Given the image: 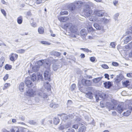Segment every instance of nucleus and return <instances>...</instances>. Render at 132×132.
<instances>
[{"label": "nucleus", "instance_id": "obj_44", "mask_svg": "<svg viewBox=\"0 0 132 132\" xmlns=\"http://www.w3.org/2000/svg\"><path fill=\"white\" fill-rule=\"evenodd\" d=\"M71 123H70L69 122L66 124L65 125V128H68V127H70Z\"/></svg>", "mask_w": 132, "mask_h": 132}, {"label": "nucleus", "instance_id": "obj_9", "mask_svg": "<svg viewBox=\"0 0 132 132\" xmlns=\"http://www.w3.org/2000/svg\"><path fill=\"white\" fill-rule=\"evenodd\" d=\"M44 78L46 80H47L49 81L51 80L50 78V75L48 71H45L44 73Z\"/></svg>", "mask_w": 132, "mask_h": 132}, {"label": "nucleus", "instance_id": "obj_18", "mask_svg": "<svg viewBox=\"0 0 132 132\" xmlns=\"http://www.w3.org/2000/svg\"><path fill=\"white\" fill-rule=\"evenodd\" d=\"M44 86L45 88L48 91L51 89V86L48 82H45L44 83Z\"/></svg>", "mask_w": 132, "mask_h": 132}, {"label": "nucleus", "instance_id": "obj_4", "mask_svg": "<svg viewBox=\"0 0 132 132\" xmlns=\"http://www.w3.org/2000/svg\"><path fill=\"white\" fill-rule=\"evenodd\" d=\"M89 20L93 22H102L105 23H107L109 21L108 20L104 18H97L96 17H95L94 18H90Z\"/></svg>", "mask_w": 132, "mask_h": 132}, {"label": "nucleus", "instance_id": "obj_1", "mask_svg": "<svg viewBox=\"0 0 132 132\" xmlns=\"http://www.w3.org/2000/svg\"><path fill=\"white\" fill-rule=\"evenodd\" d=\"M83 5L84 8V14L86 17L89 16L92 13V11L90 7H94V4L92 2L86 4L85 2H83Z\"/></svg>", "mask_w": 132, "mask_h": 132}, {"label": "nucleus", "instance_id": "obj_53", "mask_svg": "<svg viewBox=\"0 0 132 132\" xmlns=\"http://www.w3.org/2000/svg\"><path fill=\"white\" fill-rule=\"evenodd\" d=\"M67 132H75V130L71 128L70 129H68V130L67 131Z\"/></svg>", "mask_w": 132, "mask_h": 132}, {"label": "nucleus", "instance_id": "obj_40", "mask_svg": "<svg viewBox=\"0 0 132 132\" xmlns=\"http://www.w3.org/2000/svg\"><path fill=\"white\" fill-rule=\"evenodd\" d=\"M28 122L30 124L35 125L36 124V123L34 120H29Z\"/></svg>", "mask_w": 132, "mask_h": 132}, {"label": "nucleus", "instance_id": "obj_13", "mask_svg": "<svg viewBox=\"0 0 132 132\" xmlns=\"http://www.w3.org/2000/svg\"><path fill=\"white\" fill-rule=\"evenodd\" d=\"M103 84L104 87L107 88H109L112 85L111 82L110 81L106 82Z\"/></svg>", "mask_w": 132, "mask_h": 132}, {"label": "nucleus", "instance_id": "obj_58", "mask_svg": "<svg viewBox=\"0 0 132 132\" xmlns=\"http://www.w3.org/2000/svg\"><path fill=\"white\" fill-rule=\"evenodd\" d=\"M65 128V126H61L59 128V129L61 130H63Z\"/></svg>", "mask_w": 132, "mask_h": 132}, {"label": "nucleus", "instance_id": "obj_38", "mask_svg": "<svg viewBox=\"0 0 132 132\" xmlns=\"http://www.w3.org/2000/svg\"><path fill=\"white\" fill-rule=\"evenodd\" d=\"M25 50L23 49H21L18 50L16 51L17 53H23L25 52Z\"/></svg>", "mask_w": 132, "mask_h": 132}, {"label": "nucleus", "instance_id": "obj_52", "mask_svg": "<svg viewBox=\"0 0 132 132\" xmlns=\"http://www.w3.org/2000/svg\"><path fill=\"white\" fill-rule=\"evenodd\" d=\"M83 51H84L85 52H92V51L91 50H89L88 49H86V48H83Z\"/></svg>", "mask_w": 132, "mask_h": 132}, {"label": "nucleus", "instance_id": "obj_42", "mask_svg": "<svg viewBox=\"0 0 132 132\" xmlns=\"http://www.w3.org/2000/svg\"><path fill=\"white\" fill-rule=\"evenodd\" d=\"M119 15V14L118 13H117L114 15V19L115 20H117Z\"/></svg>", "mask_w": 132, "mask_h": 132}, {"label": "nucleus", "instance_id": "obj_49", "mask_svg": "<svg viewBox=\"0 0 132 132\" xmlns=\"http://www.w3.org/2000/svg\"><path fill=\"white\" fill-rule=\"evenodd\" d=\"M129 83V81H126L123 82V85L126 86H127L128 84Z\"/></svg>", "mask_w": 132, "mask_h": 132}, {"label": "nucleus", "instance_id": "obj_5", "mask_svg": "<svg viewBox=\"0 0 132 132\" xmlns=\"http://www.w3.org/2000/svg\"><path fill=\"white\" fill-rule=\"evenodd\" d=\"M53 68L55 71L61 66V64L57 60H54L53 61Z\"/></svg>", "mask_w": 132, "mask_h": 132}, {"label": "nucleus", "instance_id": "obj_12", "mask_svg": "<svg viewBox=\"0 0 132 132\" xmlns=\"http://www.w3.org/2000/svg\"><path fill=\"white\" fill-rule=\"evenodd\" d=\"M18 56V55L17 54L12 53L11 54L10 60L12 61H14L17 59Z\"/></svg>", "mask_w": 132, "mask_h": 132}, {"label": "nucleus", "instance_id": "obj_19", "mask_svg": "<svg viewBox=\"0 0 132 132\" xmlns=\"http://www.w3.org/2000/svg\"><path fill=\"white\" fill-rule=\"evenodd\" d=\"M23 17L22 16H20L17 18V21L18 23L19 24H21L23 22Z\"/></svg>", "mask_w": 132, "mask_h": 132}, {"label": "nucleus", "instance_id": "obj_35", "mask_svg": "<svg viewBox=\"0 0 132 132\" xmlns=\"http://www.w3.org/2000/svg\"><path fill=\"white\" fill-rule=\"evenodd\" d=\"M106 105L107 106L109 107L110 109H112L114 108V106L109 102H107L106 103Z\"/></svg>", "mask_w": 132, "mask_h": 132}, {"label": "nucleus", "instance_id": "obj_27", "mask_svg": "<svg viewBox=\"0 0 132 132\" xmlns=\"http://www.w3.org/2000/svg\"><path fill=\"white\" fill-rule=\"evenodd\" d=\"M59 121V119L58 118H54V123L55 125H57L58 124Z\"/></svg>", "mask_w": 132, "mask_h": 132}, {"label": "nucleus", "instance_id": "obj_14", "mask_svg": "<svg viewBox=\"0 0 132 132\" xmlns=\"http://www.w3.org/2000/svg\"><path fill=\"white\" fill-rule=\"evenodd\" d=\"M58 19L60 21L64 22L68 20L69 18L67 16H62L59 18Z\"/></svg>", "mask_w": 132, "mask_h": 132}, {"label": "nucleus", "instance_id": "obj_43", "mask_svg": "<svg viewBox=\"0 0 132 132\" xmlns=\"http://www.w3.org/2000/svg\"><path fill=\"white\" fill-rule=\"evenodd\" d=\"M102 67L103 68L108 69L109 68L108 66L106 64H103L101 65Z\"/></svg>", "mask_w": 132, "mask_h": 132}, {"label": "nucleus", "instance_id": "obj_47", "mask_svg": "<svg viewBox=\"0 0 132 132\" xmlns=\"http://www.w3.org/2000/svg\"><path fill=\"white\" fill-rule=\"evenodd\" d=\"M2 13L5 16H6V14L5 11L3 9H2L1 10Z\"/></svg>", "mask_w": 132, "mask_h": 132}, {"label": "nucleus", "instance_id": "obj_59", "mask_svg": "<svg viewBox=\"0 0 132 132\" xmlns=\"http://www.w3.org/2000/svg\"><path fill=\"white\" fill-rule=\"evenodd\" d=\"M114 5L115 6H116L118 3V1H114L113 2Z\"/></svg>", "mask_w": 132, "mask_h": 132}, {"label": "nucleus", "instance_id": "obj_10", "mask_svg": "<svg viewBox=\"0 0 132 132\" xmlns=\"http://www.w3.org/2000/svg\"><path fill=\"white\" fill-rule=\"evenodd\" d=\"M38 95L43 98H46L47 97V95L42 92L41 90H39L37 92Z\"/></svg>", "mask_w": 132, "mask_h": 132}, {"label": "nucleus", "instance_id": "obj_31", "mask_svg": "<svg viewBox=\"0 0 132 132\" xmlns=\"http://www.w3.org/2000/svg\"><path fill=\"white\" fill-rule=\"evenodd\" d=\"M32 81H35L36 79V74L35 73H33L32 75V76L30 78H29Z\"/></svg>", "mask_w": 132, "mask_h": 132}, {"label": "nucleus", "instance_id": "obj_60", "mask_svg": "<svg viewBox=\"0 0 132 132\" xmlns=\"http://www.w3.org/2000/svg\"><path fill=\"white\" fill-rule=\"evenodd\" d=\"M9 75L6 74L5 76L4 77L3 79L4 81L6 80L8 78Z\"/></svg>", "mask_w": 132, "mask_h": 132}, {"label": "nucleus", "instance_id": "obj_11", "mask_svg": "<svg viewBox=\"0 0 132 132\" xmlns=\"http://www.w3.org/2000/svg\"><path fill=\"white\" fill-rule=\"evenodd\" d=\"M78 85L79 90L82 92V79H81L78 81Z\"/></svg>", "mask_w": 132, "mask_h": 132}, {"label": "nucleus", "instance_id": "obj_63", "mask_svg": "<svg viewBox=\"0 0 132 132\" xmlns=\"http://www.w3.org/2000/svg\"><path fill=\"white\" fill-rule=\"evenodd\" d=\"M31 26L34 27H35L36 26V24L35 23H33L31 24Z\"/></svg>", "mask_w": 132, "mask_h": 132}, {"label": "nucleus", "instance_id": "obj_23", "mask_svg": "<svg viewBox=\"0 0 132 132\" xmlns=\"http://www.w3.org/2000/svg\"><path fill=\"white\" fill-rule=\"evenodd\" d=\"M38 31L40 34H42L44 32V28L42 27H40L38 29Z\"/></svg>", "mask_w": 132, "mask_h": 132}, {"label": "nucleus", "instance_id": "obj_37", "mask_svg": "<svg viewBox=\"0 0 132 132\" xmlns=\"http://www.w3.org/2000/svg\"><path fill=\"white\" fill-rule=\"evenodd\" d=\"M68 12L67 11H61L60 12V15H67L68 14Z\"/></svg>", "mask_w": 132, "mask_h": 132}, {"label": "nucleus", "instance_id": "obj_26", "mask_svg": "<svg viewBox=\"0 0 132 132\" xmlns=\"http://www.w3.org/2000/svg\"><path fill=\"white\" fill-rule=\"evenodd\" d=\"M45 62V61L44 60H41L38 61L37 62V64L38 65L42 66L44 64Z\"/></svg>", "mask_w": 132, "mask_h": 132}, {"label": "nucleus", "instance_id": "obj_28", "mask_svg": "<svg viewBox=\"0 0 132 132\" xmlns=\"http://www.w3.org/2000/svg\"><path fill=\"white\" fill-rule=\"evenodd\" d=\"M4 60L5 59L3 57H2L0 59V67H1L3 66Z\"/></svg>", "mask_w": 132, "mask_h": 132}, {"label": "nucleus", "instance_id": "obj_56", "mask_svg": "<svg viewBox=\"0 0 132 132\" xmlns=\"http://www.w3.org/2000/svg\"><path fill=\"white\" fill-rule=\"evenodd\" d=\"M105 77V78H107L108 80H109L110 79V78L109 77V75L107 73H105L104 74Z\"/></svg>", "mask_w": 132, "mask_h": 132}, {"label": "nucleus", "instance_id": "obj_50", "mask_svg": "<svg viewBox=\"0 0 132 132\" xmlns=\"http://www.w3.org/2000/svg\"><path fill=\"white\" fill-rule=\"evenodd\" d=\"M41 43L42 44H49L46 41H42L41 42Z\"/></svg>", "mask_w": 132, "mask_h": 132}, {"label": "nucleus", "instance_id": "obj_17", "mask_svg": "<svg viewBox=\"0 0 132 132\" xmlns=\"http://www.w3.org/2000/svg\"><path fill=\"white\" fill-rule=\"evenodd\" d=\"M50 54L52 55L57 56H58L61 55L60 53L54 51L51 52L50 53Z\"/></svg>", "mask_w": 132, "mask_h": 132}, {"label": "nucleus", "instance_id": "obj_61", "mask_svg": "<svg viewBox=\"0 0 132 132\" xmlns=\"http://www.w3.org/2000/svg\"><path fill=\"white\" fill-rule=\"evenodd\" d=\"M42 2V0H37L36 1V3L37 4H39L41 3Z\"/></svg>", "mask_w": 132, "mask_h": 132}, {"label": "nucleus", "instance_id": "obj_57", "mask_svg": "<svg viewBox=\"0 0 132 132\" xmlns=\"http://www.w3.org/2000/svg\"><path fill=\"white\" fill-rule=\"evenodd\" d=\"M127 76L129 77H132V73H127Z\"/></svg>", "mask_w": 132, "mask_h": 132}, {"label": "nucleus", "instance_id": "obj_15", "mask_svg": "<svg viewBox=\"0 0 132 132\" xmlns=\"http://www.w3.org/2000/svg\"><path fill=\"white\" fill-rule=\"evenodd\" d=\"M44 66L45 68L47 69H50L51 63L49 62H45L44 64Z\"/></svg>", "mask_w": 132, "mask_h": 132}, {"label": "nucleus", "instance_id": "obj_3", "mask_svg": "<svg viewBox=\"0 0 132 132\" xmlns=\"http://www.w3.org/2000/svg\"><path fill=\"white\" fill-rule=\"evenodd\" d=\"M64 27L66 29H69L72 32L74 33L76 32V27L71 23L67 24L64 25Z\"/></svg>", "mask_w": 132, "mask_h": 132}, {"label": "nucleus", "instance_id": "obj_41", "mask_svg": "<svg viewBox=\"0 0 132 132\" xmlns=\"http://www.w3.org/2000/svg\"><path fill=\"white\" fill-rule=\"evenodd\" d=\"M76 87V85L75 84H72L70 88L71 90V91H73L74 90Z\"/></svg>", "mask_w": 132, "mask_h": 132}, {"label": "nucleus", "instance_id": "obj_45", "mask_svg": "<svg viewBox=\"0 0 132 132\" xmlns=\"http://www.w3.org/2000/svg\"><path fill=\"white\" fill-rule=\"evenodd\" d=\"M76 4L78 6H81L82 5V2L78 1L76 2Z\"/></svg>", "mask_w": 132, "mask_h": 132}, {"label": "nucleus", "instance_id": "obj_21", "mask_svg": "<svg viewBox=\"0 0 132 132\" xmlns=\"http://www.w3.org/2000/svg\"><path fill=\"white\" fill-rule=\"evenodd\" d=\"M24 86V83L23 82H21L19 85V89L21 92H22L23 91Z\"/></svg>", "mask_w": 132, "mask_h": 132}, {"label": "nucleus", "instance_id": "obj_2", "mask_svg": "<svg viewBox=\"0 0 132 132\" xmlns=\"http://www.w3.org/2000/svg\"><path fill=\"white\" fill-rule=\"evenodd\" d=\"M104 11L100 10H96L94 11L93 13L94 15H95V17H91V18H94L96 17L97 18H100L104 16Z\"/></svg>", "mask_w": 132, "mask_h": 132}, {"label": "nucleus", "instance_id": "obj_16", "mask_svg": "<svg viewBox=\"0 0 132 132\" xmlns=\"http://www.w3.org/2000/svg\"><path fill=\"white\" fill-rule=\"evenodd\" d=\"M117 110L119 113H121L123 111L122 105H118L117 107Z\"/></svg>", "mask_w": 132, "mask_h": 132}, {"label": "nucleus", "instance_id": "obj_29", "mask_svg": "<svg viewBox=\"0 0 132 132\" xmlns=\"http://www.w3.org/2000/svg\"><path fill=\"white\" fill-rule=\"evenodd\" d=\"M102 78V77H99L94 78L93 79V81L95 83H97L101 80Z\"/></svg>", "mask_w": 132, "mask_h": 132}, {"label": "nucleus", "instance_id": "obj_62", "mask_svg": "<svg viewBox=\"0 0 132 132\" xmlns=\"http://www.w3.org/2000/svg\"><path fill=\"white\" fill-rule=\"evenodd\" d=\"M72 128H74L76 129H77L78 128V125L77 124L74 125L73 126Z\"/></svg>", "mask_w": 132, "mask_h": 132}, {"label": "nucleus", "instance_id": "obj_24", "mask_svg": "<svg viewBox=\"0 0 132 132\" xmlns=\"http://www.w3.org/2000/svg\"><path fill=\"white\" fill-rule=\"evenodd\" d=\"M85 96L90 99H92L93 98L92 93L90 92H88L86 93Z\"/></svg>", "mask_w": 132, "mask_h": 132}, {"label": "nucleus", "instance_id": "obj_22", "mask_svg": "<svg viewBox=\"0 0 132 132\" xmlns=\"http://www.w3.org/2000/svg\"><path fill=\"white\" fill-rule=\"evenodd\" d=\"M39 67V66L37 65L34 66L32 68L33 71L34 72H37L38 70Z\"/></svg>", "mask_w": 132, "mask_h": 132}, {"label": "nucleus", "instance_id": "obj_33", "mask_svg": "<svg viewBox=\"0 0 132 132\" xmlns=\"http://www.w3.org/2000/svg\"><path fill=\"white\" fill-rule=\"evenodd\" d=\"M97 30H101L103 32H104L105 31V30L104 28V27L102 26L99 25Z\"/></svg>", "mask_w": 132, "mask_h": 132}, {"label": "nucleus", "instance_id": "obj_25", "mask_svg": "<svg viewBox=\"0 0 132 132\" xmlns=\"http://www.w3.org/2000/svg\"><path fill=\"white\" fill-rule=\"evenodd\" d=\"M91 84V81L87 80H86L85 81V85L86 86H89Z\"/></svg>", "mask_w": 132, "mask_h": 132}, {"label": "nucleus", "instance_id": "obj_32", "mask_svg": "<svg viewBox=\"0 0 132 132\" xmlns=\"http://www.w3.org/2000/svg\"><path fill=\"white\" fill-rule=\"evenodd\" d=\"M87 30L88 32H93L95 31V30L92 27H89L87 28Z\"/></svg>", "mask_w": 132, "mask_h": 132}, {"label": "nucleus", "instance_id": "obj_48", "mask_svg": "<svg viewBox=\"0 0 132 132\" xmlns=\"http://www.w3.org/2000/svg\"><path fill=\"white\" fill-rule=\"evenodd\" d=\"M19 119L22 121H24L25 120V117L24 116H21L19 117Z\"/></svg>", "mask_w": 132, "mask_h": 132}, {"label": "nucleus", "instance_id": "obj_20", "mask_svg": "<svg viewBox=\"0 0 132 132\" xmlns=\"http://www.w3.org/2000/svg\"><path fill=\"white\" fill-rule=\"evenodd\" d=\"M131 36H129L126 37L125 39L124 40V43L127 44L131 40Z\"/></svg>", "mask_w": 132, "mask_h": 132}, {"label": "nucleus", "instance_id": "obj_7", "mask_svg": "<svg viewBox=\"0 0 132 132\" xmlns=\"http://www.w3.org/2000/svg\"><path fill=\"white\" fill-rule=\"evenodd\" d=\"M106 94L103 93L101 94H99L98 95L96 94L95 95V97L96 99V101L97 102L100 100L104 99L105 97Z\"/></svg>", "mask_w": 132, "mask_h": 132}, {"label": "nucleus", "instance_id": "obj_51", "mask_svg": "<svg viewBox=\"0 0 132 132\" xmlns=\"http://www.w3.org/2000/svg\"><path fill=\"white\" fill-rule=\"evenodd\" d=\"M112 64L113 66H117L119 65L118 63L116 62H113Z\"/></svg>", "mask_w": 132, "mask_h": 132}, {"label": "nucleus", "instance_id": "obj_55", "mask_svg": "<svg viewBox=\"0 0 132 132\" xmlns=\"http://www.w3.org/2000/svg\"><path fill=\"white\" fill-rule=\"evenodd\" d=\"M99 25L97 23H95L94 24L93 26L97 30L98 27L99 26Z\"/></svg>", "mask_w": 132, "mask_h": 132}, {"label": "nucleus", "instance_id": "obj_64", "mask_svg": "<svg viewBox=\"0 0 132 132\" xmlns=\"http://www.w3.org/2000/svg\"><path fill=\"white\" fill-rule=\"evenodd\" d=\"M58 106V105L57 104H54L53 106V108H57Z\"/></svg>", "mask_w": 132, "mask_h": 132}, {"label": "nucleus", "instance_id": "obj_30", "mask_svg": "<svg viewBox=\"0 0 132 132\" xmlns=\"http://www.w3.org/2000/svg\"><path fill=\"white\" fill-rule=\"evenodd\" d=\"M131 113V112L129 110H127L124 112L123 113V115L125 116H128Z\"/></svg>", "mask_w": 132, "mask_h": 132}, {"label": "nucleus", "instance_id": "obj_39", "mask_svg": "<svg viewBox=\"0 0 132 132\" xmlns=\"http://www.w3.org/2000/svg\"><path fill=\"white\" fill-rule=\"evenodd\" d=\"M110 45L111 46V47L114 48H115L116 44L114 42H111L110 43Z\"/></svg>", "mask_w": 132, "mask_h": 132}, {"label": "nucleus", "instance_id": "obj_6", "mask_svg": "<svg viewBox=\"0 0 132 132\" xmlns=\"http://www.w3.org/2000/svg\"><path fill=\"white\" fill-rule=\"evenodd\" d=\"M28 90L26 92L25 94L26 96L30 97H33L36 95V92L34 91L30 88H28Z\"/></svg>", "mask_w": 132, "mask_h": 132}, {"label": "nucleus", "instance_id": "obj_54", "mask_svg": "<svg viewBox=\"0 0 132 132\" xmlns=\"http://www.w3.org/2000/svg\"><path fill=\"white\" fill-rule=\"evenodd\" d=\"M95 58L94 57H91L90 58V60L92 62H94L95 61Z\"/></svg>", "mask_w": 132, "mask_h": 132}, {"label": "nucleus", "instance_id": "obj_8", "mask_svg": "<svg viewBox=\"0 0 132 132\" xmlns=\"http://www.w3.org/2000/svg\"><path fill=\"white\" fill-rule=\"evenodd\" d=\"M25 83L26 86L29 87H32L33 86V84L30 80V79L26 78L25 80Z\"/></svg>", "mask_w": 132, "mask_h": 132}, {"label": "nucleus", "instance_id": "obj_34", "mask_svg": "<svg viewBox=\"0 0 132 132\" xmlns=\"http://www.w3.org/2000/svg\"><path fill=\"white\" fill-rule=\"evenodd\" d=\"M10 86V84L9 83H5L4 86V87L3 88V90H5L9 87Z\"/></svg>", "mask_w": 132, "mask_h": 132}, {"label": "nucleus", "instance_id": "obj_36", "mask_svg": "<svg viewBox=\"0 0 132 132\" xmlns=\"http://www.w3.org/2000/svg\"><path fill=\"white\" fill-rule=\"evenodd\" d=\"M12 68L11 65L7 64L5 65V69L7 70H10Z\"/></svg>", "mask_w": 132, "mask_h": 132}, {"label": "nucleus", "instance_id": "obj_46", "mask_svg": "<svg viewBox=\"0 0 132 132\" xmlns=\"http://www.w3.org/2000/svg\"><path fill=\"white\" fill-rule=\"evenodd\" d=\"M61 117L65 119H67L68 118L67 115L65 114L62 115Z\"/></svg>", "mask_w": 132, "mask_h": 132}]
</instances>
